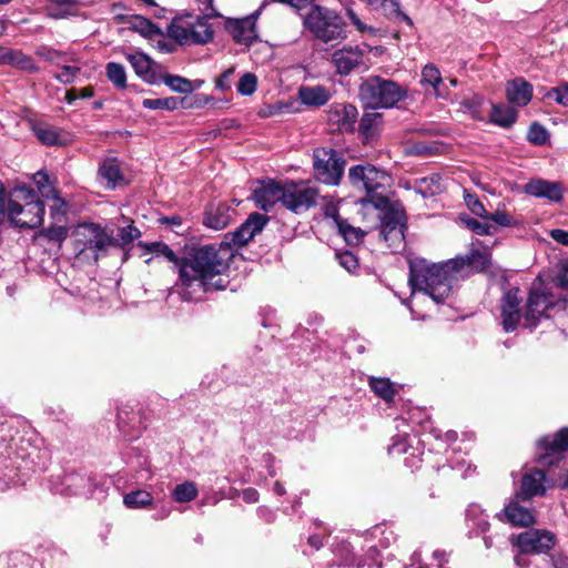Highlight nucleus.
I'll list each match as a JSON object with an SVG mask.
<instances>
[{
    "label": "nucleus",
    "instance_id": "nucleus-13",
    "mask_svg": "<svg viewBox=\"0 0 568 568\" xmlns=\"http://www.w3.org/2000/svg\"><path fill=\"white\" fill-rule=\"evenodd\" d=\"M566 449H568V428H562L554 436H545L538 440V460L542 465L550 466Z\"/></svg>",
    "mask_w": 568,
    "mask_h": 568
},
{
    "label": "nucleus",
    "instance_id": "nucleus-16",
    "mask_svg": "<svg viewBox=\"0 0 568 568\" xmlns=\"http://www.w3.org/2000/svg\"><path fill=\"white\" fill-rule=\"evenodd\" d=\"M555 544V536L549 531L531 529L517 536L516 545L523 554H541Z\"/></svg>",
    "mask_w": 568,
    "mask_h": 568
},
{
    "label": "nucleus",
    "instance_id": "nucleus-25",
    "mask_svg": "<svg viewBox=\"0 0 568 568\" xmlns=\"http://www.w3.org/2000/svg\"><path fill=\"white\" fill-rule=\"evenodd\" d=\"M234 211L225 203L212 204L207 209L204 224L213 230H222L232 221Z\"/></svg>",
    "mask_w": 568,
    "mask_h": 568
},
{
    "label": "nucleus",
    "instance_id": "nucleus-28",
    "mask_svg": "<svg viewBox=\"0 0 568 568\" xmlns=\"http://www.w3.org/2000/svg\"><path fill=\"white\" fill-rule=\"evenodd\" d=\"M80 4V0H49L45 12L52 19H65L75 16Z\"/></svg>",
    "mask_w": 568,
    "mask_h": 568
},
{
    "label": "nucleus",
    "instance_id": "nucleus-60",
    "mask_svg": "<svg viewBox=\"0 0 568 568\" xmlns=\"http://www.w3.org/2000/svg\"><path fill=\"white\" fill-rule=\"evenodd\" d=\"M347 14L352 21V23L356 27V29L359 31V32H365V31H368V32H373V28L364 24L359 18L352 11V10H348L347 11Z\"/></svg>",
    "mask_w": 568,
    "mask_h": 568
},
{
    "label": "nucleus",
    "instance_id": "nucleus-31",
    "mask_svg": "<svg viewBox=\"0 0 568 568\" xmlns=\"http://www.w3.org/2000/svg\"><path fill=\"white\" fill-rule=\"evenodd\" d=\"M442 82V74L434 64H426L423 68L420 83L430 87L437 98L447 99L448 92L445 87L440 88Z\"/></svg>",
    "mask_w": 568,
    "mask_h": 568
},
{
    "label": "nucleus",
    "instance_id": "nucleus-38",
    "mask_svg": "<svg viewBox=\"0 0 568 568\" xmlns=\"http://www.w3.org/2000/svg\"><path fill=\"white\" fill-rule=\"evenodd\" d=\"M105 74L109 81L116 89H125L126 88V72L122 64L116 62H109L105 67Z\"/></svg>",
    "mask_w": 568,
    "mask_h": 568
},
{
    "label": "nucleus",
    "instance_id": "nucleus-4",
    "mask_svg": "<svg viewBox=\"0 0 568 568\" xmlns=\"http://www.w3.org/2000/svg\"><path fill=\"white\" fill-rule=\"evenodd\" d=\"M116 240L113 230H106L95 223H82L72 232L73 251L79 258L97 262Z\"/></svg>",
    "mask_w": 568,
    "mask_h": 568
},
{
    "label": "nucleus",
    "instance_id": "nucleus-12",
    "mask_svg": "<svg viewBox=\"0 0 568 568\" xmlns=\"http://www.w3.org/2000/svg\"><path fill=\"white\" fill-rule=\"evenodd\" d=\"M348 179L356 187H363L367 193L385 186L389 180L387 173L371 164L354 165L348 171Z\"/></svg>",
    "mask_w": 568,
    "mask_h": 568
},
{
    "label": "nucleus",
    "instance_id": "nucleus-62",
    "mask_svg": "<svg viewBox=\"0 0 568 568\" xmlns=\"http://www.w3.org/2000/svg\"><path fill=\"white\" fill-rule=\"evenodd\" d=\"M242 497L246 503H256L258 500V493L254 488H247L243 490Z\"/></svg>",
    "mask_w": 568,
    "mask_h": 568
},
{
    "label": "nucleus",
    "instance_id": "nucleus-34",
    "mask_svg": "<svg viewBox=\"0 0 568 568\" xmlns=\"http://www.w3.org/2000/svg\"><path fill=\"white\" fill-rule=\"evenodd\" d=\"M382 116L377 112H365L359 122V133L365 143H369L378 133Z\"/></svg>",
    "mask_w": 568,
    "mask_h": 568
},
{
    "label": "nucleus",
    "instance_id": "nucleus-29",
    "mask_svg": "<svg viewBox=\"0 0 568 568\" xmlns=\"http://www.w3.org/2000/svg\"><path fill=\"white\" fill-rule=\"evenodd\" d=\"M301 102L310 106H322L331 99L329 91L323 85L302 87L298 90Z\"/></svg>",
    "mask_w": 568,
    "mask_h": 568
},
{
    "label": "nucleus",
    "instance_id": "nucleus-42",
    "mask_svg": "<svg viewBox=\"0 0 568 568\" xmlns=\"http://www.w3.org/2000/svg\"><path fill=\"white\" fill-rule=\"evenodd\" d=\"M337 229L345 241L349 244H358L365 235L364 231H362L359 227L352 226L346 221L339 222Z\"/></svg>",
    "mask_w": 568,
    "mask_h": 568
},
{
    "label": "nucleus",
    "instance_id": "nucleus-7",
    "mask_svg": "<svg viewBox=\"0 0 568 568\" xmlns=\"http://www.w3.org/2000/svg\"><path fill=\"white\" fill-rule=\"evenodd\" d=\"M169 36L180 44H204L212 40L213 30L204 17H179L169 27Z\"/></svg>",
    "mask_w": 568,
    "mask_h": 568
},
{
    "label": "nucleus",
    "instance_id": "nucleus-21",
    "mask_svg": "<svg viewBox=\"0 0 568 568\" xmlns=\"http://www.w3.org/2000/svg\"><path fill=\"white\" fill-rule=\"evenodd\" d=\"M145 248L149 253H153L155 254L156 256H164L168 261L170 262H173L178 268V274L180 275V264L182 263V261L191 253L189 252L187 254H185L183 257L181 258H178L174 254V252L164 243H161V242H152V243H149L145 245ZM179 285L181 287L184 288V291L182 292V295H183V298L184 300H187V301H192V300H196V297H194L192 295V293H196V292H203L202 290H199V288H192V287H186L184 285H182L181 283V280L179 278Z\"/></svg>",
    "mask_w": 568,
    "mask_h": 568
},
{
    "label": "nucleus",
    "instance_id": "nucleus-59",
    "mask_svg": "<svg viewBox=\"0 0 568 568\" xmlns=\"http://www.w3.org/2000/svg\"><path fill=\"white\" fill-rule=\"evenodd\" d=\"M37 54L41 57L42 59L50 61V62H58L60 58L63 57V53L61 51L43 47L37 51Z\"/></svg>",
    "mask_w": 568,
    "mask_h": 568
},
{
    "label": "nucleus",
    "instance_id": "nucleus-61",
    "mask_svg": "<svg viewBox=\"0 0 568 568\" xmlns=\"http://www.w3.org/2000/svg\"><path fill=\"white\" fill-rule=\"evenodd\" d=\"M550 236L552 240H555L557 243H560L562 245L568 246V231H564L560 229L552 230L550 232Z\"/></svg>",
    "mask_w": 568,
    "mask_h": 568
},
{
    "label": "nucleus",
    "instance_id": "nucleus-33",
    "mask_svg": "<svg viewBox=\"0 0 568 568\" xmlns=\"http://www.w3.org/2000/svg\"><path fill=\"white\" fill-rule=\"evenodd\" d=\"M160 82H163L165 85H168L172 91L179 92V93H191L195 89L200 88L202 82L195 81L192 82L186 78L180 77V75H173L169 73H160Z\"/></svg>",
    "mask_w": 568,
    "mask_h": 568
},
{
    "label": "nucleus",
    "instance_id": "nucleus-51",
    "mask_svg": "<svg viewBox=\"0 0 568 568\" xmlns=\"http://www.w3.org/2000/svg\"><path fill=\"white\" fill-rule=\"evenodd\" d=\"M81 69L75 65H63L61 71L54 74V78L63 84L74 82Z\"/></svg>",
    "mask_w": 568,
    "mask_h": 568
},
{
    "label": "nucleus",
    "instance_id": "nucleus-24",
    "mask_svg": "<svg viewBox=\"0 0 568 568\" xmlns=\"http://www.w3.org/2000/svg\"><path fill=\"white\" fill-rule=\"evenodd\" d=\"M506 97L510 103L525 106L532 98V87L525 79L516 78L507 82Z\"/></svg>",
    "mask_w": 568,
    "mask_h": 568
},
{
    "label": "nucleus",
    "instance_id": "nucleus-15",
    "mask_svg": "<svg viewBox=\"0 0 568 568\" xmlns=\"http://www.w3.org/2000/svg\"><path fill=\"white\" fill-rule=\"evenodd\" d=\"M365 50L359 45H345L332 54V63L339 75H348L354 70L365 65Z\"/></svg>",
    "mask_w": 568,
    "mask_h": 568
},
{
    "label": "nucleus",
    "instance_id": "nucleus-27",
    "mask_svg": "<svg viewBox=\"0 0 568 568\" xmlns=\"http://www.w3.org/2000/svg\"><path fill=\"white\" fill-rule=\"evenodd\" d=\"M523 498H517L510 501L505 507V516L507 520L514 526L527 527L535 523V515L532 511L519 504Z\"/></svg>",
    "mask_w": 568,
    "mask_h": 568
},
{
    "label": "nucleus",
    "instance_id": "nucleus-46",
    "mask_svg": "<svg viewBox=\"0 0 568 568\" xmlns=\"http://www.w3.org/2000/svg\"><path fill=\"white\" fill-rule=\"evenodd\" d=\"M140 235V231L133 224H129L119 230L118 237H114L116 240L114 245L130 244Z\"/></svg>",
    "mask_w": 568,
    "mask_h": 568
},
{
    "label": "nucleus",
    "instance_id": "nucleus-41",
    "mask_svg": "<svg viewBox=\"0 0 568 568\" xmlns=\"http://www.w3.org/2000/svg\"><path fill=\"white\" fill-rule=\"evenodd\" d=\"M172 495L178 503H189L197 496V488L194 483L185 481L178 485Z\"/></svg>",
    "mask_w": 568,
    "mask_h": 568
},
{
    "label": "nucleus",
    "instance_id": "nucleus-58",
    "mask_svg": "<svg viewBox=\"0 0 568 568\" xmlns=\"http://www.w3.org/2000/svg\"><path fill=\"white\" fill-rule=\"evenodd\" d=\"M68 235V231L64 226H51L45 230V236L55 242H62Z\"/></svg>",
    "mask_w": 568,
    "mask_h": 568
},
{
    "label": "nucleus",
    "instance_id": "nucleus-8",
    "mask_svg": "<svg viewBox=\"0 0 568 568\" xmlns=\"http://www.w3.org/2000/svg\"><path fill=\"white\" fill-rule=\"evenodd\" d=\"M361 94L372 109L392 108L406 97V90L392 80L371 77L362 84Z\"/></svg>",
    "mask_w": 568,
    "mask_h": 568
},
{
    "label": "nucleus",
    "instance_id": "nucleus-63",
    "mask_svg": "<svg viewBox=\"0 0 568 568\" xmlns=\"http://www.w3.org/2000/svg\"><path fill=\"white\" fill-rule=\"evenodd\" d=\"M160 222L162 224H169V225H172V226H180L181 223H182V220L180 216L178 215H173V216H165V217H162L160 219Z\"/></svg>",
    "mask_w": 568,
    "mask_h": 568
},
{
    "label": "nucleus",
    "instance_id": "nucleus-18",
    "mask_svg": "<svg viewBox=\"0 0 568 568\" xmlns=\"http://www.w3.org/2000/svg\"><path fill=\"white\" fill-rule=\"evenodd\" d=\"M357 115V109L346 103H334L327 111L328 122L341 131H353Z\"/></svg>",
    "mask_w": 568,
    "mask_h": 568
},
{
    "label": "nucleus",
    "instance_id": "nucleus-40",
    "mask_svg": "<svg viewBox=\"0 0 568 568\" xmlns=\"http://www.w3.org/2000/svg\"><path fill=\"white\" fill-rule=\"evenodd\" d=\"M180 101L175 97L162 99H144L142 105L150 110H169L173 111L179 108Z\"/></svg>",
    "mask_w": 568,
    "mask_h": 568
},
{
    "label": "nucleus",
    "instance_id": "nucleus-35",
    "mask_svg": "<svg viewBox=\"0 0 568 568\" xmlns=\"http://www.w3.org/2000/svg\"><path fill=\"white\" fill-rule=\"evenodd\" d=\"M368 385L374 394L385 402L393 400L395 389L393 383L388 378L369 377Z\"/></svg>",
    "mask_w": 568,
    "mask_h": 568
},
{
    "label": "nucleus",
    "instance_id": "nucleus-32",
    "mask_svg": "<svg viewBox=\"0 0 568 568\" xmlns=\"http://www.w3.org/2000/svg\"><path fill=\"white\" fill-rule=\"evenodd\" d=\"M2 64H8L29 72L38 71V67L31 57L22 53L21 51L7 48L4 50Z\"/></svg>",
    "mask_w": 568,
    "mask_h": 568
},
{
    "label": "nucleus",
    "instance_id": "nucleus-49",
    "mask_svg": "<svg viewBox=\"0 0 568 568\" xmlns=\"http://www.w3.org/2000/svg\"><path fill=\"white\" fill-rule=\"evenodd\" d=\"M134 28L138 32H140L143 37L153 38L154 36L160 34V29L150 20L145 18H136V23Z\"/></svg>",
    "mask_w": 568,
    "mask_h": 568
},
{
    "label": "nucleus",
    "instance_id": "nucleus-11",
    "mask_svg": "<svg viewBox=\"0 0 568 568\" xmlns=\"http://www.w3.org/2000/svg\"><path fill=\"white\" fill-rule=\"evenodd\" d=\"M283 206L300 213L308 210L317 203L318 191L305 183H291L285 185Z\"/></svg>",
    "mask_w": 568,
    "mask_h": 568
},
{
    "label": "nucleus",
    "instance_id": "nucleus-30",
    "mask_svg": "<svg viewBox=\"0 0 568 568\" xmlns=\"http://www.w3.org/2000/svg\"><path fill=\"white\" fill-rule=\"evenodd\" d=\"M489 118L491 123L504 129H509L517 120V111L514 106L507 104L493 103Z\"/></svg>",
    "mask_w": 568,
    "mask_h": 568
},
{
    "label": "nucleus",
    "instance_id": "nucleus-57",
    "mask_svg": "<svg viewBox=\"0 0 568 568\" xmlns=\"http://www.w3.org/2000/svg\"><path fill=\"white\" fill-rule=\"evenodd\" d=\"M324 215L328 219H332L336 226L339 225V222L344 220L341 219L338 214V203L334 201H327L323 207Z\"/></svg>",
    "mask_w": 568,
    "mask_h": 568
},
{
    "label": "nucleus",
    "instance_id": "nucleus-14",
    "mask_svg": "<svg viewBox=\"0 0 568 568\" xmlns=\"http://www.w3.org/2000/svg\"><path fill=\"white\" fill-rule=\"evenodd\" d=\"M29 128L37 140L47 146H64L73 141L70 132L42 120H29Z\"/></svg>",
    "mask_w": 568,
    "mask_h": 568
},
{
    "label": "nucleus",
    "instance_id": "nucleus-52",
    "mask_svg": "<svg viewBox=\"0 0 568 568\" xmlns=\"http://www.w3.org/2000/svg\"><path fill=\"white\" fill-rule=\"evenodd\" d=\"M488 222H494L497 225L509 227L516 225V221L504 211H496L495 213H488L484 217Z\"/></svg>",
    "mask_w": 568,
    "mask_h": 568
},
{
    "label": "nucleus",
    "instance_id": "nucleus-64",
    "mask_svg": "<svg viewBox=\"0 0 568 568\" xmlns=\"http://www.w3.org/2000/svg\"><path fill=\"white\" fill-rule=\"evenodd\" d=\"M557 282L559 286L568 288V268H566L560 275H558Z\"/></svg>",
    "mask_w": 568,
    "mask_h": 568
},
{
    "label": "nucleus",
    "instance_id": "nucleus-37",
    "mask_svg": "<svg viewBox=\"0 0 568 568\" xmlns=\"http://www.w3.org/2000/svg\"><path fill=\"white\" fill-rule=\"evenodd\" d=\"M64 489L61 493L69 495L81 494L89 485V479L79 474H68L63 477Z\"/></svg>",
    "mask_w": 568,
    "mask_h": 568
},
{
    "label": "nucleus",
    "instance_id": "nucleus-19",
    "mask_svg": "<svg viewBox=\"0 0 568 568\" xmlns=\"http://www.w3.org/2000/svg\"><path fill=\"white\" fill-rule=\"evenodd\" d=\"M257 14L258 12H255L246 18L229 22L227 30L236 42L248 45L257 39L255 26Z\"/></svg>",
    "mask_w": 568,
    "mask_h": 568
},
{
    "label": "nucleus",
    "instance_id": "nucleus-53",
    "mask_svg": "<svg viewBox=\"0 0 568 568\" xmlns=\"http://www.w3.org/2000/svg\"><path fill=\"white\" fill-rule=\"evenodd\" d=\"M547 97L564 106H568V83H564L557 88L551 89L547 93Z\"/></svg>",
    "mask_w": 568,
    "mask_h": 568
},
{
    "label": "nucleus",
    "instance_id": "nucleus-54",
    "mask_svg": "<svg viewBox=\"0 0 568 568\" xmlns=\"http://www.w3.org/2000/svg\"><path fill=\"white\" fill-rule=\"evenodd\" d=\"M465 201L471 213L483 219L486 216L487 211L476 195L467 193L465 195Z\"/></svg>",
    "mask_w": 568,
    "mask_h": 568
},
{
    "label": "nucleus",
    "instance_id": "nucleus-36",
    "mask_svg": "<svg viewBox=\"0 0 568 568\" xmlns=\"http://www.w3.org/2000/svg\"><path fill=\"white\" fill-rule=\"evenodd\" d=\"M153 497L151 493L146 490H135L126 494L123 498V503L128 508L138 509L144 508L152 504Z\"/></svg>",
    "mask_w": 568,
    "mask_h": 568
},
{
    "label": "nucleus",
    "instance_id": "nucleus-6",
    "mask_svg": "<svg viewBox=\"0 0 568 568\" xmlns=\"http://www.w3.org/2000/svg\"><path fill=\"white\" fill-rule=\"evenodd\" d=\"M304 27L320 41L328 43L347 38L346 23L334 10L313 6L303 19Z\"/></svg>",
    "mask_w": 568,
    "mask_h": 568
},
{
    "label": "nucleus",
    "instance_id": "nucleus-39",
    "mask_svg": "<svg viewBox=\"0 0 568 568\" xmlns=\"http://www.w3.org/2000/svg\"><path fill=\"white\" fill-rule=\"evenodd\" d=\"M415 189L424 197L432 196L440 191L439 178L436 175L423 178L416 181Z\"/></svg>",
    "mask_w": 568,
    "mask_h": 568
},
{
    "label": "nucleus",
    "instance_id": "nucleus-56",
    "mask_svg": "<svg viewBox=\"0 0 568 568\" xmlns=\"http://www.w3.org/2000/svg\"><path fill=\"white\" fill-rule=\"evenodd\" d=\"M338 262L341 266H343L348 272H353L358 266L357 257L352 252H344L337 255Z\"/></svg>",
    "mask_w": 568,
    "mask_h": 568
},
{
    "label": "nucleus",
    "instance_id": "nucleus-47",
    "mask_svg": "<svg viewBox=\"0 0 568 568\" xmlns=\"http://www.w3.org/2000/svg\"><path fill=\"white\" fill-rule=\"evenodd\" d=\"M10 445L6 443L4 435L2 434V430L0 432V459L4 458L9 454ZM2 465V460H0V466ZM13 480L12 475L8 474H0V491L6 490L10 483Z\"/></svg>",
    "mask_w": 568,
    "mask_h": 568
},
{
    "label": "nucleus",
    "instance_id": "nucleus-1",
    "mask_svg": "<svg viewBox=\"0 0 568 568\" xmlns=\"http://www.w3.org/2000/svg\"><path fill=\"white\" fill-rule=\"evenodd\" d=\"M265 224L263 215L251 214L235 232L227 233L217 246L209 244L192 250L180 264L182 285L204 293L224 290L229 283L225 272L235 252L260 233Z\"/></svg>",
    "mask_w": 568,
    "mask_h": 568
},
{
    "label": "nucleus",
    "instance_id": "nucleus-43",
    "mask_svg": "<svg viewBox=\"0 0 568 568\" xmlns=\"http://www.w3.org/2000/svg\"><path fill=\"white\" fill-rule=\"evenodd\" d=\"M463 222L474 233L478 235H489L495 232V227L487 220L478 221L473 217L463 219Z\"/></svg>",
    "mask_w": 568,
    "mask_h": 568
},
{
    "label": "nucleus",
    "instance_id": "nucleus-2",
    "mask_svg": "<svg viewBox=\"0 0 568 568\" xmlns=\"http://www.w3.org/2000/svg\"><path fill=\"white\" fill-rule=\"evenodd\" d=\"M490 264V253L473 250L468 256L456 257L444 263H432L416 257L409 261L408 284L412 296L416 292L429 296L434 303L442 304L450 300L454 286L467 276L470 268L485 270Z\"/></svg>",
    "mask_w": 568,
    "mask_h": 568
},
{
    "label": "nucleus",
    "instance_id": "nucleus-3",
    "mask_svg": "<svg viewBox=\"0 0 568 568\" xmlns=\"http://www.w3.org/2000/svg\"><path fill=\"white\" fill-rule=\"evenodd\" d=\"M517 287L508 290L501 298V324L506 332L515 331L520 324L535 328L542 318L554 317L567 307V300L557 296L541 283L529 290L525 305Z\"/></svg>",
    "mask_w": 568,
    "mask_h": 568
},
{
    "label": "nucleus",
    "instance_id": "nucleus-22",
    "mask_svg": "<svg viewBox=\"0 0 568 568\" xmlns=\"http://www.w3.org/2000/svg\"><path fill=\"white\" fill-rule=\"evenodd\" d=\"M98 178L99 182L109 190L124 184V176L120 163L115 159H106L101 163Z\"/></svg>",
    "mask_w": 568,
    "mask_h": 568
},
{
    "label": "nucleus",
    "instance_id": "nucleus-26",
    "mask_svg": "<svg viewBox=\"0 0 568 568\" xmlns=\"http://www.w3.org/2000/svg\"><path fill=\"white\" fill-rule=\"evenodd\" d=\"M526 192L537 197H546L558 202L562 197V189L559 183L545 180H534L526 185Z\"/></svg>",
    "mask_w": 568,
    "mask_h": 568
},
{
    "label": "nucleus",
    "instance_id": "nucleus-5",
    "mask_svg": "<svg viewBox=\"0 0 568 568\" xmlns=\"http://www.w3.org/2000/svg\"><path fill=\"white\" fill-rule=\"evenodd\" d=\"M16 199L8 197L4 192L6 207L0 222L7 214L9 220L19 227L34 229L42 224L44 207L34 192L29 189L16 191Z\"/></svg>",
    "mask_w": 568,
    "mask_h": 568
},
{
    "label": "nucleus",
    "instance_id": "nucleus-45",
    "mask_svg": "<svg viewBox=\"0 0 568 568\" xmlns=\"http://www.w3.org/2000/svg\"><path fill=\"white\" fill-rule=\"evenodd\" d=\"M549 138L548 131L539 123H532L528 130L527 139L535 145H542Z\"/></svg>",
    "mask_w": 568,
    "mask_h": 568
},
{
    "label": "nucleus",
    "instance_id": "nucleus-23",
    "mask_svg": "<svg viewBox=\"0 0 568 568\" xmlns=\"http://www.w3.org/2000/svg\"><path fill=\"white\" fill-rule=\"evenodd\" d=\"M546 476L542 470H531L523 476L520 491L517 494V498L523 500H529L531 497L537 495H544L546 491L545 487Z\"/></svg>",
    "mask_w": 568,
    "mask_h": 568
},
{
    "label": "nucleus",
    "instance_id": "nucleus-48",
    "mask_svg": "<svg viewBox=\"0 0 568 568\" xmlns=\"http://www.w3.org/2000/svg\"><path fill=\"white\" fill-rule=\"evenodd\" d=\"M257 85V79L253 73H245L239 81L237 91L242 95H251L255 92Z\"/></svg>",
    "mask_w": 568,
    "mask_h": 568
},
{
    "label": "nucleus",
    "instance_id": "nucleus-10",
    "mask_svg": "<svg viewBox=\"0 0 568 568\" xmlns=\"http://www.w3.org/2000/svg\"><path fill=\"white\" fill-rule=\"evenodd\" d=\"M371 209L381 220V235L384 241L390 248H399L404 243L403 212L394 206L387 207L382 213L376 207Z\"/></svg>",
    "mask_w": 568,
    "mask_h": 568
},
{
    "label": "nucleus",
    "instance_id": "nucleus-9",
    "mask_svg": "<svg viewBox=\"0 0 568 568\" xmlns=\"http://www.w3.org/2000/svg\"><path fill=\"white\" fill-rule=\"evenodd\" d=\"M345 159L332 148H317L313 152V170L317 181L338 185L345 171Z\"/></svg>",
    "mask_w": 568,
    "mask_h": 568
},
{
    "label": "nucleus",
    "instance_id": "nucleus-44",
    "mask_svg": "<svg viewBox=\"0 0 568 568\" xmlns=\"http://www.w3.org/2000/svg\"><path fill=\"white\" fill-rule=\"evenodd\" d=\"M467 519L473 521L474 527H476L481 532L486 531L489 524L486 520V517L483 515V511L479 506L471 505L467 509Z\"/></svg>",
    "mask_w": 568,
    "mask_h": 568
},
{
    "label": "nucleus",
    "instance_id": "nucleus-50",
    "mask_svg": "<svg viewBox=\"0 0 568 568\" xmlns=\"http://www.w3.org/2000/svg\"><path fill=\"white\" fill-rule=\"evenodd\" d=\"M484 97L479 94H474L473 97L464 100L462 105L464 110L473 115V118H479V110L484 104Z\"/></svg>",
    "mask_w": 568,
    "mask_h": 568
},
{
    "label": "nucleus",
    "instance_id": "nucleus-55",
    "mask_svg": "<svg viewBox=\"0 0 568 568\" xmlns=\"http://www.w3.org/2000/svg\"><path fill=\"white\" fill-rule=\"evenodd\" d=\"M33 181L37 184L39 191L44 196H50V194H54V190L49 187V175L42 171L37 172L33 175Z\"/></svg>",
    "mask_w": 568,
    "mask_h": 568
},
{
    "label": "nucleus",
    "instance_id": "nucleus-17",
    "mask_svg": "<svg viewBox=\"0 0 568 568\" xmlns=\"http://www.w3.org/2000/svg\"><path fill=\"white\" fill-rule=\"evenodd\" d=\"M284 191L285 185L268 180L254 190L253 199L260 209L267 212L276 203L283 202Z\"/></svg>",
    "mask_w": 568,
    "mask_h": 568
},
{
    "label": "nucleus",
    "instance_id": "nucleus-20",
    "mask_svg": "<svg viewBox=\"0 0 568 568\" xmlns=\"http://www.w3.org/2000/svg\"><path fill=\"white\" fill-rule=\"evenodd\" d=\"M128 60L136 75L143 81L150 84L160 82V73L156 71L159 65L150 57L142 52H134L128 55Z\"/></svg>",
    "mask_w": 568,
    "mask_h": 568
}]
</instances>
